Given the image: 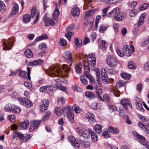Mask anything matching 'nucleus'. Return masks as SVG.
I'll return each mask as SVG.
<instances>
[{
    "label": "nucleus",
    "instance_id": "1",
    "mask_svg": "<svg viewBox=\"0 0 149 149\" xmlns=\"http://www.w3.org/2000/svg\"><path fill=\"white\" fill-rule=\"evenodd\" d=\"M61 68L59 66H54L50 67L49 71V75L51 76L63 77L65 74L63 72L62 69L64 71V73L67 74L68 73L70 70V68L68 65L65 64L62 65Z\"/></svg>",
    "mask_w": 149,
    "mask_h": 149
},
{
    "label": "nucleus",
    "instance_id": "2",
    "mask_svg": "<svg viewBox=\"0 0 149 149\" xmlns=\"http://www.w3.org/2000/svg\"><path fill=\"white\" fill-rule=\"evenodd\" d=\"M77 133L85 139L89 138L90 137L91 131H88L84 128L81 127H77L76 128Z\"/></svg>",
    "mask_w": 149,
    "mask_h": 149
},
{
    "label": "nucleus",
    "instance_id": "3",
    "mask_svg": "<svg viewBox=\"0 0 149 149\" xmlns=\"http://www.w3.org/2000/svg\"><path fill=\"white\" fill-rule=\"evenodd\" d=\"M123 52L125 56H130L132 54L134 49L133 45H124L122 49Z\"/></svg>",
    "mask_w": 149,
    "mask_h": 149
},
{
    "label": "nucleus",
    "instance_id": "4",
    "mask_svg": "<svg viewBox=\"0 0 149 149\" xmlns=\"http://www.w3.org/2000/svg\"><path fill=\"white\" fill-rule=\"evenodd\" d=\"M6 111L12 112L15 113H19L21 110L19 108L16 107L15 105L11 104L7 105L5 107Z\"/></svg>",
    "mask_w": 149,
    "mask_h": 149
},
{
    "label": "nucleus",
    "instance_id": "5",
    "mask_svg": "<svg viewBox=\"0 0 149 149\" xmlns=\"http://www.w3.org/2000/svg\"><path fill=\"white\" fill-rule=\"evenodd\" d=\"M134 134L136 138L139 139L138 141L141 145L145 146L146 148L149 149V142L145 141V138L143 136L139 135L136 132H134Z\"/></svg>",
    "mask_w": 149,
    "mask_h": 149
},
{
    "label": "nucleus",
    "instance_id": "6",
    "mask_svg": "<svg viewBox=\"0 0 149 149\" xmlns=\"http://www.w3.org/2000/svg\"><path fill=\"white\" fill-rule=\"evenodd\" d=\"M18 100L20 103L25 107H30L33 106L32 102L27 98H19Z\"/></svg>",
    "mask_w": 149,
    "mask_h": 149
},
{
    "label": "nucleus",
    "instance_id": "7",
    "mask_svg": "<svg viewBox=\"0 0 149 149\" xmlns=\"http://www.w3.org/2000/svg\"><path fill=\"white\" fill-rule=\"evenodd\" d=\"M40 13L39 12H36V7H33L31 10V15L32 18H33L35 17L36 19L34 21V23H33V24H35L38 22Z\"/></svg>",
    "mask_w": 149,
    "mask_h": 149
},
{
    "label": "nucleus",
    "instance_id": "8",
    "mask_svg": "<svg viewBox=\"0 0 149 149\" xmlns=\"http://www.w3.org/2000/svg\"><path fill=\"white\" fill-rule=\"evenodd\" d=\"M28 72L24 71H20L19 72V75L22 78L26 79L28 80H30L31 77L30 76V72L31 68L29 67L27 68Z\"/></svg>",
    "mask_w": 149,
    "mask_h": 149
},
{
    "label": "nucleus",
    "instance_id": "9",
    "mask_svg": "<svg viewBox=\"0 0 149 149\" xmlns=\"http://www.w3.org/2000/svg\"><path fill=\"white\" fill-rule=\"evenodd\" d=\"M108 64L112 68L115 67L117 65V61L113 57H108L107 60Z\"/></svg>",
    "mask_w": 149,
    "mask_h": 149
},
{
    "label": "nucleus",
    "instance_id": "10",
    "mask_svg": "<svg viewBox=\"0 0 149 149\" xmlns=\"http://www.w3.org/2000/svg\"><path fill=\"white\" fill-rule=\"evenodd\" d=\"M74 25H70L66 29V31L68 32L65 35V36L69 40H71V37L73 34V32L71 31L74 30Z\"/></svg>",
    "mask_w": 149,
    "mask_h": 149
},
{
    "label": "nucleus",
    "instance_id": "11",
    "mask_svg": "<svg viewBox=\"0 0 149 149\" xmlns=\"http://www.w3.org/2000/svg\"><path fill=\"white\" fill-rule=\"evenodd\" d=\"M66 109L69 120L72 123H74V115L71 108L69 107V108H66Z\"/></svg>",
    "mask_w": 149,
    "mask_h": 149
},
{
    "label": "nucleus",
    "instance_id": "12",
    "mask_svg": "<svg viewBox=\"0 0 149 149\" xmlns=\"http://www.w3.org/2000/svg\"><path fill=\"white\" fill-rule=\"evenodd\" d=\"M49 102L47 99H45L43 100L40 103V111L44 112L47 109L49 105Z\"/></svg>",
    "mask_w": 149,
    "mask_h": 149
},
{
    "label": "nucleus",
    "instance_id": "13",
    "mask_svg": "<svg viewBox=\"0 0 149 149\" xmlns=\"http://www.w3.org/2000/svg\"><path fill=\"white\" fill-rule=\"evenodd\" d=\"M126 16L125 13L121 12L116 14L114 16V19L116 20L120 21L125 19Z\"/></svg>",
    "mask_w": 149,
    "mask_h": 149
},
{
    "label": "nucleus",
    "instance_id": "14",
    "mask_svg": "<svg viewBox=\"0 0 149 149\" xmlns=\"http://www.w3.org/2000/svg\"><path fill=\"white\" fill-rule=\"evenodd\" d=\"M135 103L136 104V108L140 111H144L145 109L143 107L142 104L139 98L138 97L135 98L134 100Z\"/></svg>",
    "mask_w": 149,
    "mask_h": 149
},
{
    "label": "nucleus",
    "instance_id": "15",
    "mask_svg": "<svg viewBox=\"0 0 149 149\" xmlns=\"http://www.w3.org/2000/svg\"><path fill=\"white\" fill-rule=\"evenodd\" d=\"M121 103L127 110L128 109V106L130 108L132 109V105L130 102L127 99H122L121 101Z\"/></svg>",
    "mask_w": 149,
    "mask_h": 149
},
{
    "label": "nucleus",
    "instance_id": "16",
    "mask_svg": "<svg viewBox=\"0 0 149 149\" xmlns=\"http://www.w3.org/2000/svg\"><path fill=\"white\" fill-rule=\"evenodd\" d=\"M44 63V61L42 59H38L34 60L32 62H30L28 63L29 65L30 66H38Z\"/></svg>",
    "mask_w": 149,
    "mask_h": 149
},
{
    "label": "nucleus",
    "instance_id": "17",
    "mask_svg": "<svg viewBox=\"0 0 149 149\" xmlns=\"http://www.w3.org/2000/svg\"><path fill=\"white\" fill-rule=\"evenodd\" d=\"M40 123V122L39 120H35L31 121V124L29 128L30 131H32L38 128Z\"/></svg>",
    "mask_w": 149,
    "mask_h": 149
},
{
    "label": "nucleus",
    "instance_id": "18",
    "mask_svg": "<svg viewBox=\"0 0 149 149\" xmlns=\"http://www.w3.org/2000/svg\"><path fill=\"white\" fill-rule=\"evenodd\" d=\"M68 141L70 142L72 146L75 148H78L79 146V144L75 140V138L72 136H69L68 137Z\"/></svg>",
    "mask_w": 149,
    "mask_h": 149
},
{
    "label": "nucleus",
    "instance_id": "19",
    "mask_svg": "<svg viewBox=\"0 0 149 149\" xmlns=\"http://www.w3.org/2000/svg\"><path fill=\"white\" fill-rule=\"evenodd\" d=\"M87 60L89 64L93 66L95 65V58L91 54H89L88 56Z\"/></svg>",
    "mask_w": 149,
    "mask_h": 149
},
{
    "label": "nucleus",
    "instance_id": "20",
    "mask_svg": "<svg viewBox=\"0 0 149 149\" xmlns=\"http://www.w3.org/2000/svg\"><path fill=\"white\" fill-rule=\"evenodd\" d=\"M69 107H64L63 109H62L60 107H57L55 110V112L56 115L58 116H61L62 115L63 113H66L67 112V111L66 108H69Z\"/></svg>",
    "mask_w": 149,
    "mask_h": 149
},
{
    "label": "nucleus",
    "instance_id": "21",
    "mask_svg": "<svg viewBox=\"0 0 149 149\" xmlns=\"http://www.w3.org/2000/svg\"><path fill=\"white\" fill-rule=\"evenodd\" d=\"M63 57L65 60H68L70 62L72 61V54L69 51L65 52L63 54Z\"/></svg>",
    "mask_w": 149,
    "mask_h": 149
},
{
    "label": "nucleus",
    "instance_id": "22",
    "mask_svg": "<svg viewBox=\"0 0 149 149\" xmlns=\"http://www.w3.org/2000/svg\"><path fill=\"white\" fill-rule=\"evenodd\" d=\"M29 125V121L25 120L19 124V127L21 130L25 129L27 128Z\"/></svg>",
    "mask_w": 149,
    "mask_h": 149
},
{
    "label": "nucleus",
    "instance_id": "23",
    "mask_svg": "<svg viewBox=\"0 0 149 149\" xmlns=\"http://www.w3.org/2000/svg\"><path fill=\"white\" fill-rule=\"evenodd\" d=\"M93 17L91 16L89 19L88 20L87 22L85 23V24L86 25L88 26L90 30L92 29L93 26Z\"/></svg>",
    "mask_w": 149,
    "mask_h": 149
},
{
    "label": "nucleus",
    "instance_id": "24",
    "mask_svg": "<svg viewBox=\"0 0 149 149\" xmlns=\"http://www.w3.org/2000/svg\"><path fill=\"white\" fill-rule=\"evenodd\" d=\"M146 16V14L145 13H143L141 15L137 24L138 26H140L143 24L144 19Z\"/></svg>",
    "mask_w": 149,
    "mask_h": 149
},
{
    "label": "nucleus",
    "instance_id": "25",
    "mask_svg": "<svg viewBox=\"0 0 149 149\" xmlns=\"http://www.w3.org/2000/svg\"><path fill=\"white\" fill-rule=\"evenodd\" d=\"M55 21L53 20L50 19H47L46 21L45 22V26H48L49 25L54 26L56 23L57 22L56 19H54Z\"/></svg>",
    "mask_w": 149,
    "mask_h": 149
},
{
    "label": "nucleus",
    "instance_id": "26",
    "mask_svg": "<svg viewBox=\"0 0 149 149\" xmlns=\"http://www.w3.org/2000/svg\"><path fill=\"white\" fill-rule=\"evenodd\" d=\"M31 17L30 15L26 14L23 16V21L24 23L26 24L30 21L31 19Z\"/></svg>",
    "mask_w": 149,
    "mask_h": 149
},
{
    "label": "nucleus",
    "instance_id": "27",
    "mask_svg": "<svg viewBox=\"0 0 149 149\" xmlns=\"http://www.w3.org/2000/svg\"><path fill=\"white\" fill-rule=\"evenodd\" d=\"M19 6L18 5L15 3L14 4L13 9L11 10V13L12 15H15L18 13Z\"/></svg>",
    "mask_w": 149,
    "mask_h": 149
},
{
    "label": "nucleus",
    "instance_id": "28",
    "mask_svg": "<svg viewBox=\"0 0 149 149\" xmlns=\"http://www.w3.org/2000/svg\"><path fill=\"white\" fill-rule=\"evenodd\" d=\"M25 54L26 57L28 58H33V54L31 50L28 49H26L24 52Z\"/></svg>",
    "mask_w": 149,
    "mask_h": 149
},
{
    "label": "nucleus",
    "instance_id": "29",
    "mask_svg": "<svg viewBox=\"0 0 149 149\" xmlns=\"http://www.w3.org/2000/svg\"><path fill=\"white\" fill-rule=\"evenodd\" d=\"M71 13L73 16H78L80 13L79 8L77 7L73 8L71 10Z\"/></svg>",
    "mask_w": 149,
    "mask_h": 149
},
{
    "label": "nucleus",
    "instance_id": "30",
    "mask_svg": "<svg viewBox=\"0 0 149 149\" xmlns=\"http://www.w3.org/2000/svg\"><path fill=\"white\" fill-rule=\"evenodd\" d=\"M46 86V93H49L56 90V87L53 85L47 86Z\"/></svg>",
    "mask_w": 149,
    "mask_h": 149
},
{
    "label": "nucleus",
    "instance_id": "31",
    "mask_svg": "<svg viewBox=\"0 0 149 149\" xmlns=\"http://www.w3.org/2000/svg\"><path fill=\"white\" fill-rule=\"evenodd\" d=\"M85 117L86 118L88 119L90 122H92L93 121L95 116L91 113L88 112L86 113Z\"/></svg>",
    "mask_w": 149,
    "mask_h": 149
},
{
    "label": "nucleus",
    "instance_id": "32",
    "mask_svg": "<svg viewBox=\"0 0 149 149\" xmlns=\"http://www.w3.org/2000/svg\"><path fill=\"white\" fill-rule=\"evenodd\" d=\"M96 75L97 78V81L98 83V85L100 87L101 85V84L100 82V70L98 68L96 69Z\"/></svg>",
    "mask_w": 149,
    "mask_h": 149
},
{
    "label": "nucleus",
    "instance_id": "33",
    "mask_svg": "<svg viewBox=\"0 0 149 149\" xmlns=\"http://www.w3.org/2000/svg\"><path fill=\"white\" fill-rule=\"evenodd\" d=\"M109 130L111 133L114 134H118L119 132V131L117 128L113 127L111 126L109 127Z\"/></svg>",
    "mask_w": 149,
    "mask_h": 149
},
{
    "label": "nucleus",
    "instance_id": "34",
    "mask_svg": "<svg viewBox=\"0 0 149 149\" xmlns=\"http://www.w3.org/2000/svg\"><path fill=\"white\" fill-rule=\"evenodd\" d=\"M94 129L97 133H100L102 131V127L99 124H96L95 125Z\"/></svg>",
    "mask_w": 149,
    "mask_h": 149
},
{
    "label": "nucleus",
    "instance_id": "35",
    "mask_svg": "<svg viewBox=\"0 0 149 149\" xmlns=\"http://www.w3.org/2000/svg\"><path fill=\"white\" fill-rule=\"evenodd\" d=\"M91 135L92 141L94 143H96L98 140V137L97 135L94 132L91 131L90 135Z\"/></svg>",
    "mask_w": 149,
    "mask_h": 149
},
{
    "label": "nucleus",
    "instance_id": "36",
    "mask_svg": "<svg viewBox=\"0 0 149 149\" xmlns=\"http://www.w3.org/2000/svg\"><path fill=\"white\" fill-rule=\"evenodd\" d=\"M6 8L4 2L0 1V11L2 13H4L6 11Z\"/></svg>",
    "mask_w": 149,
    "mask_h": 149
},
{
    "label": "nucleus",
    "instance_id": "37",
    "mask_svg": "<svg viewBox=\"0 0 149 149\" xmlns=\"http://www.w3.org/2000/svg\"><path fill=\"white\" fill-rule=\"evenodd\" d=\"M82 40L81 39H78L77 37L75 38V43L76 46V48L80 47L82 45Z\"/></svg>",
    "mask_w": 149,
    "mask_h": 149
},
{
    "label": "nucleus",
    "instance_id": "38",
    "mask_svg": "<svg viewBox=\"0 0 149 149\" xmlns=\"http://www.w3.org/2000/svg\"><path fill=\"white\" fill-rule=\"evenodd\" d=\"M119 8L118 7H116L114 8L112 11L109 12L107 14V16L110 17L114 15L118 11H119Z\"/></svg>",
    "mask_w": 149,
    "mask_h": 149
},
{
    "label": "nucleus",
    "instance_id": "39",
    "mask_svg": "<svg viewBox=\"0 0 149 149\" xmlns=\"http://www.w3.org/2000/svg\"><path fill=\"white\" fill-rule=\"evenodd\" d=\"M85 95L86 97H89L90 99H93L95 97V95L90 91L86 92L85 93Z\"/></svg>",
    "mask_w": 149,
    "mask_h": 149
},
{
    "label": "nucleus",
    "instance_id": "40",
    "mask_svg": "<svg viewBox=\"0 0 149 149\" xmlns=\"http://www.w3.org/2000/svg\"><path fill=\"white\" fill-rule=\"evenodd\" d=\"M59 14V11L57 7L55 9L53 14L52 16L54 19H56Z\"/></svg>",
    "mask_w": 149,
    "mask_h": 149
},
{
    "label": "nucleus",
    "instance_id": "41",
    "mask_svg": "<svg viewBox=\"0 0 149 149\" xmlns=\"http://www.w3.org/2000/svg\"><path fill=\"white\" fill-rule=\"evenodd\" d=\"M48 38V36L46 34H42L41 36L37 38L36 40L38 42L39 41L45 39H47Z\"/></svg>",
    "mask_w": 149,
    "mask_h": 149
},
{
    "label": "nucleus",
    "instance_id": "42",
    "mask_svg": "<svg viewBox=\"0 0 149 149\" xmlns=\"http://www.w3.org/2000/svg\"><path fill=\"white\" fill-rule=\"evenodd\" d=\"M80 80L82 84L85 85L88 84V81L87 79L83 75H81L80 77Z\"/></svg>",
    "mask_w": 149,
    "mask_h": 149
},
{
    "label": "nucleus",
    "instance_id": "43",
    "mask_svg": "<svg viewBox=\"0 0 149 149\" xmlns=\"http://www.w3.org/2000/svg\"><path fill=\"white\" fill-rule=\"evenodd\" d=\"M80 144L82 146L86 148H88L91 145L90 142L86 141H81Z\"/></svg>",
    "mask_w": 149,
    "mask_h": 149
},
{
    "label": "nucleus",
    "instance_id": "44",
    "mask_svg": "<svg viewBox=\"0 0 149 149\" xmlns=\"http://www.w3.org/2000/svg\"><path fill=\"white\" fill-rule=\"evenodd\" d=\"M90 71V68L88 66H86L85 67L84 72V76H85L86 77H87L88 76H89V75H91V74H89Z\"/></svg>",
    "mask_w": 149,
    "mask_h": 149
},
{
    "label": "nucleus",
    "instance_id": "45",
    "mask_svg": "<svg viewBox=\"0 0 149 149\" xmlns=\"http://www.w3.org/2000/svg\"><path fill=\"white\" fill-rule=\"evenodd\" d=\"M120 75L124 79H129L131 77V75L130 74L125 72L121 74Z\"/></svg>",
    "mask_w": 149,
    "mask_h": 149
},
{
    "label": "nucleus",
    "instance_id": "46",
    "mask_svg": "<svg viewBox=\"0 0 149 149\" xmlns=\"http://www.w3.org/2000/svg\"><path fill=\"white\" fill-rule=\"evenodd\" d=\"M148 6V4L147 3L142 4L139 6V9L141 10H144L147 9Z\"/></svg>",
    "mask_w": 149,
    "mask_h": 149
},
{
    "label": "nucleus",
    "instance_id": "47",
    "mask_svg": "<svg viewBox=\"0 0 149 149\" xmlns=\"http://www.w3.org/2000/svg\"><path fill=\"white\" fill-rule=\"evenodd\" d=\"M38 48L40 49L45 50L47 48V46L44 43H42L39 44Z\"/></svg>",
    "mask_w": 149,
    "mask_h": 149
},
{
    "label": "nucleus",
    "instance_id": "48",
    "mask_svg": "<svg viewBox=\"0 0 149 149\" xmlns=\"http://www.w3.org/2000/svg\"><path fill=\"white\" fill-rule=\"evenodd\" d=\"M127 83L126 81H124L123 80H120L116 84V85L118 87H122L124 86Z\"/></svg>",
    "mask_w": 149,
    "mask_h": 149
},
{
    "label": "nucleus",
    "instance_id": "49",
    "mask_svg": "<svg viewBox=\"0 0 149 149\" xmlns=\"http://www.w3.org/2000/svg\"><path fill=\"white\" fill-rule=\"evenodd\" d=\"M97 106L98 104L96 102H93L90 105L91 108L94 110H97Z\"/></svg>",
    "mask_w": 149,
    "mask_h": 149
},
{
    "label": "nucleus",
    "instance_id": "50",
    "mask_svg": "<svg viewBox=\"0 0 149 149\" xmlns=\"http://www.w3.org/2000/svg\"><path fill=\"white\" fill-rule=\"evenodd\" d=\"M74 108V110L76 113H79L81 112V109L77 105H74L73 106Z\"/></svg>",
    "mask_w": 149,
    "mask_h": 149
},
{
    "label": "nucleus",
    "instance_id": "51",
    "mask_svg": "<svg viewBox=\"0 0 149 149\" xmlns=\"http://www.w3.org/2000/svg\"><path fill=\"white\" fill-rule=\"evenodd\" d=\"M81 64H77L75 68V70L77 72L81 73L82 72L81 68Z\"/></svg>",
    "mask_w": 149,
    "mask_h": 149
},
{
    "label": "nucleus",
    "instance_id": "52",
    "mask_svg": "<svg viewBox=\"0 0 149 149\" xmlns=\"http://www.w3.org/2000/svg\"><path fill=\"white\" fill-rule=\"evenodd\" d=\"M138 124L139 127L142 129L143 131L144 130H145L146 128L147 127V126L146 125H144L141 122H139L138 123Z\"/></svg>",
    "mask_w": 149,
    "mask_h": 149
},
{
    "label": "nucleus",
    "instance_id": "53",
    "mask_svg": "<svg viewBox=\"0 0 149 149\" xmlns=\"http://www.w3.org/2000/svg\"><path fill=\"white\" fill-rule=\"evenodd\" d=\"M128 66L129 68L131 69H135L136 68L135 66V64L132 61L129 62Z\"/></svg>",
    "mask_w": 149,
    "mask_h": 149
},
{
    "label": "nucleus",
    "instance_id": "54",
    "mask_svg": "<svg viewBox=\"0 0 149 149\" xmlns=\"http://www.w3.org/2000/svg\"><path fill=\"white\" fill-rule=\"evenodd\" d=\"M116 50L117 54L120 57H122L125 55V54H124V53L123 52H122L119 48H117L116 49Z\"/></svg>",
    "mask_w": 149,
    "mask_h": 149
},
{
    "label": "nucleus",
    "instance_id": "55",
    "mask_svg": "<svg viewBox=\"0 0 149 149\" xmlns=\"http://www.w3.org/2000/svg\"><path fill=\"white\" fill-rule=\"evenodd\" d=\"M8 119L11 122L14 123L15 120V117L14 115H10L8 116Z\"/></svg>",
    "mask_w": 149,
    "mask_h": 149
},
{
    "label": "nucleus",
    "instance_id": "56",
    "mask_svg": "<svg viewBox=\"0 0 149 149\" xmlns=\"http://www.w3.org/2000/svg\"><path fill=\"white\" fill-rule=\"evenodd\" d=\"M137 11L135 10H131L130 12V15L132 17H134L137 15Z\"/></svg>",
    "mask_w": 149,
    "mask_h": 149
},
{
    "label": "nucleus",
    "instance_id": "57",
    "mask_svg": "<svg viewBox=\"0 0 149 149\" xmlns=\"http://www.w3.org/2000/svg\"><path fill=\"white\" fill-rule=\"evenodd\" d=\"M102 81L104 84H107L109 83V79L108 77H102Z\"/></svg>",
    "mask_w": 149,
    "mask_h": 149
},
{
    "label": "nucleus",
    "instance_id": "58",
    "mask_svg": "<svg viewBox=\"0 0 149 149\" xmlns=\"http://www.w3.org/2000/svg\"><path fill=\"white\" fill-rule=\"evenodd\" d=\"M95 88L96 89V92L97 95H101L102 94V91L101 89L99 87H95Z\"/></svg>",
    "mask_w": 149,
    "mask_h": 149
},
{
    "label": "nucleus",
    "instance_id": "59",
    "mask_svg": "<svg viewBox=\"0 0 149 149\" xmlns=\"http://www.w3.org/2000/svg\"><path fill=\"white\" fill-rule=\"evenodd\" d=\"M59 42L60 44L62 46H65L67 44L66 40L63 38H61L60 39Z\"/></svg>",
    "mask_w": 149,
    "mask_h": 149
},
{
    "label": "nucleus",
    "instance_id": "60",
    "mask_svg": "<svg viewBox=\"0 0 149 149\" xmlns=\"http://www.w3.org/2000/svg\"><path fill=\"white\" fill-rule=\"evenodd\" d=\"M103 98L104 100H105L107 103H110V97L107 94H104L103 95Z\"/></svg>",
    "mask_w": 149,
    "mask_h": 149
},
{
    "label": "nucleus",
    "instance_id": "61",
    "mask_svg": "<svg viewBox=\"0 0 149 149\" xmlns=\"http://www.w3.org/2000/svg\"><path fill=\"white\" fill-rule=\"evenodd\" d=\"M86 77L89 79L90 83L92 84H94L95 83L94 79L93 78L91 75H89V76Z\"/></svg>",
    "mask_w": 149,
    "mask_h": 149
},
{
    "label": "nucleus",
    "instance_id": "62",
    "mask_svg": "<svg viewBox=\"0 0 149 149\" xmlns=\"http://www.w3.org/2000/svg\"><path fill=\"white\" fill-rule=\"evenodd\" d=\"M93 11V10H90L87 11L86 13V17L87 18L89 16H91L94 12Z\"/></svg>",
    "mask_w": 149,
    "mask_h": 149
},
{
    "label": "nucleus",
    "instance_id": "63",
    "mask_svg": "<svg viewBox=\"0 0 149 149\" xmlns=\"http://www.w3.org/2000/svg\"><path fill=\"white\" fill-rule=\"evenodd\" d=\"M15 135L20 139H23L24 137V135L23 134L17 132L15 133Z\"/></svg>",
    "mask_w": 149,
    "mask_h": 149
},
{
    "label": "nucleus",
    "instance_id": "64",
    "mask_svg": "<svg viewBox=\"0 0 149 149\" xmlns=\"http://www.w3.org/2000/svg\"><path fill=\"white\" fill-rule=\"evenodd\" d=\"M144 69L146 71L149 70V61L146 62L144 65Z\"/></svg>",
    "mask_w": 149,
    "mask_h": 149
}]
</instances>
